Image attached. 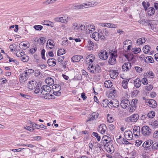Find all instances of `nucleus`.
I'll use <instances>...</instances> for the list:
<instances>
[{
    "instance_id": "obj_1",
    "label": "nucleus",
    "mask_w": 158,
    "mask_h": 158,
    "mask_svg": "<svg viewBox=\"0 0 158 158\" xmlns=\"http://www.w3.org/2000/svg\"><path fill=\"white\" fill-rule=\"evenodd\" d=\"M51 90V88L49 86L47 85H43L41 88V95L40 97L46 99H54V97L52 96V94L49 95V93Z\"/></svg>"
},
{
    "instance_id": "obj_2",
    "label": "nucleus",
    "mask_w": 158,
    "mask_h": 158,
    "mask_svg": "<svg viewBox=\"0 0 158 158\" xmlns=\"http://www.w3.org/2000/svg\"><path fill=\"white\" fill-rule=\"evenodd\" d=\"M110 57L108 63L112 65L116 64L117 62L116 58L117 57V53L115 51H112L110 52Z\"/></svg>"
},
{
    "instance_id": "obj_3",
    "label": "nucleus",
    "mask_w": 158,
    "mask_h": 158,
    "mask_svg": "<svg viewBox=\"0 0 158 158\" xmlns=\"http://www.w3.org/2000/svg\"><path fill=\"white\" fill-rule=\"evenodd\" d=\"M138 100L136 99H133L130 103V107L129 108V111L130 112L134 111L136 109Z\"/></svg>"
},
{
    "instance_id": "obj_4",
    "label": "nucleus",
    "mask_w": 158,
    "mask_h": 158,
    "mask_svg": "<svg viewBox=\"0 0 158 158\" xmlns=\"http://www.w3.org/2000/svg\"><path fill=\"white\" fill-rule=\"evenodd\" d=\"M151 131L149 127L146 126H143L141 129L142 133L145 136L150 135L151 133Z\"/></svg>"
},
{
    "instance_id": "obj_5",
    "label": "nucleus",
    "mask_w": 158,
    "mask_h": 158,
    "mask_svg": "<svg viewBox=\"0 0 158 158\" xmlns=\"http://www.w3.org/2000/svg\"><path fill=\"white\" fill-rule=\"evenodd\" d=\"M98 55L100 59L106 60L108 57V54L106 50H102L98 53Z\"/></svg>"
},
{
    "instance_id": "obj_6",
    "label": "nucleus",
    "mask_w": 158,
    "mask_h": 158,
    "mask_svg": "<svg viewBox=\"0 0 158 158\" xmlns=\"http://www.w3.org/2000/svg\"><path fill=\"white\" fill-rule=\"evenodd\" d=\"M130 102L127 98L123 100L121 102V106L123 109L126 108L127 107L130 106Z\"/></svg>"
},
{
    "instance_id": "obj_7",
    "label": "nucleus",
    "mask_w": 158,
    "mask_h": 158,
    "mask_svg": "<svg viewBox=\"0 0 158 158\" xmlns=\"http://www.w3.org/2000/svg\"><path fill=\"white\" fill-rule=\"evenodd\" d=\"M146 102L148 103L150 107L153 108H156L157 106V103L156 101L153 99H148L146 100Z\"/></svg>"
},
{
    "instance_id": "obj_8",
    "label": "nucleus",
    "mask_w": 158,
    "mask_h": 158,
    "mask_svg": "<svg viewBox=\"0 0 158 158\" xmlns=\"http://www.w3.org/2000/svg\"><path fill=\"white\" fill-rule=\"evenodd\" d=\"M124 136L125 138L128 140H131L133 137L132 132L128 130L124 132Z\"/></svg>"
},
{
    "instance_id": "obj_9",
    "label": "nucleus",
    "mask_w": 158,
    "mask_h": 158,
    "mask_svg": "<svg viewBox=\"0 0 158 158\" xmlns=\"http://www.w3.org/2000/svg\"><path fill=\"white\" fill-rule=\"evenodd\" d=\"M98 113L96 112H93L91 114H89L88 117V119L87 120V121L96 119L98 118Z\"/></svg>"
},
{
    "instance_id": "obj_10",
    "label": "nucleus",
    "mask_w": 158,
    "mask_h": 158,
    "mask_svg": "<svg viewBox=\"0 0 158 158\" xmlns=\"http://www.w3.org/2000/svg\"><path fill=\"white\" fill-rule=\"evenodd\" d=\"M28 75L26 73L21 74L20 75L19 81L20 82H23L26 81L28 78Z\"/></svg>"
},
{
    "instance_id": "obj_11",
    "label": "nucleus",
    "mask_w": 158,
    "mask_h": 158,
    "mask_svg": "<svg viewBox=\"0 0 158 158\" xmlns=\"http://www.w3.org/2000/svg\"><path fill=\"white\" fill-rule=\"evenodd\" d=\"M36 83H37V82L36 81H29L27 84L28 88L30 89H33L36 86Z\"/></svg>"
},
{
    "instance_id": "obj_12",
    "label": "nucleus",
    "mask_w": 158,
    "mask_h": 158,
    "mask_svg": "<svg viewBox=\"0 0 158 158\" xmlns=\"http://www.w3.org/2000/svg\"><path fill=\"white\" fill-rule=\"evenodd\" d=\"M102 24L101 26H102L109 28H116L117 27L116 25L113 23H102Z\"/></svg>"
},
{
    "instance_id": "obj_13",
    "label": "nucleus",
    "mask_w": 158,
    "mask_h": 158,
    "mask_svg": "<svg viewBox=\"0 0 158 158\" xmlns=\"http://www.w3.org/2000/svg\"><path fill=\"white\" fill-rule=\"evenodd\" d=\"M106 150L108 152H113L114 150V147L112 144L111 143L105 146Z\"/></svg>"
},
{
    "instance_id": "obj_14",
    "label": "nucleus",
    "mask_w": 158,
    "mask_h": 158,
    "mask_svg": "<svg viewBox=\"0 0 158 158\" xmlns=\"http://www.w3.org/2000/svg\"><path fill=\"white\" fill-rule=\"evenodd\" d=\"M83 58V56L81 55H75L71 58V60L73 62H78Z\"/></svg>"
},
{
    "instance_id": "obj_15",
    "label": "nucleus",
    "mask_w": 158,
    "mask_h": 158,
    "mask_svg": "<svg viewBox=\"0 0 158 158\" xmlns=\"http://www.w3.org/2000/svg\"><path fill=\"white\" fill-rule=\"evenodd\" d=\"M131 64L129 62H127V63H124L122 66V69L124 71H127L131 68Z\"/></svg>"
},
{
    "instance_id": "obj_16",
    "label": "nucleus",
    "mask_w": 158,
    "mask_h": 158,
    "mask_svg": "<svg viewBox=\"0 0 158 158\" xmlns=\"http://www.w3.org/2000/svg\"><path fill=\"white\" fill-rule=\"evenodd\" d=\"M54 41L51 39H49L47 43V48H49L50 49H52V48H54Z\"/></svg>"
},
{
    "instance_id": "obj_17",
    "label": "nucleus",
    "mask_w": 158,
    "mask_h": 158,
    "mask_svg": "<svg viewBox=\"0 0 158 158\" xmlns=\"http://www.w3.org/2000/svg\"><path fill=\"white\" fill-rule=\"evenodd\" d=\"M100 33L97 32H94L92 35V38H93L96 41H98L99 40V36Z\"/></svg>"
},
{
    "instance_id": "obj_18",
    "label": "nucleus",
    "mask_w": 158,
    "mask_h": 158,
    "mask_svg": "<svg viewBox=\"0 0 158 158\" xmlns=\"http://www.w3.org/2000/svg\"><path fill=\"white\" fill-rule=\"evenodd\" d=\"M139 118V115L137 114H134L132 115L130 117V120L133 122H135L138 120Z\"/></svg>"
},
{
    "instance_id": "obj_19",
    "label": "nucleus",
    "mask_w": 158,
    "mask_h": 158,
    "mask_svg": "<svg viewBox=\"0 0 158 158\" xmlns=\"http://www.w3.org/2000/svg\"><path fill=\"white\" fill-rule=\"evenodd\" d=\"M106 129V127L104 124H101L99 127L98 130L100 133L102 134L104 133Z\"/></svg>"
},
{
    "instance_id": "obj_20",
    "label": "nucleus",
    "mask_w": 158,
    "mask_h": 158,
    "mask_svg": "<svg viewBox=\"0 0 158 158\" xmlns=\"http://www.w3.org/2000/svg\"><path fill=\"white\" fill-rule=\"evenodd\" d=\"M133 133L135 136H138L140 134V128L139 126L135 127L133 130Z\"/></svg>"
},
{
    "instance_id": "obj_21",
    "label": "nucleus",
    "mask_w": 158,
    "mask_h": 158,
    "mask_svg": "<svg viewBox=\"0 0 158 158\" xmlns=\"http://www.w3.org/2000/svg\"><path fill=\"white\" fill-rule=\"evenodd\" d=\"M56 60L53 58L49 59L47 61L48 64L50 66H54L56 64Z\"/></svg>"
},
{
    "instance_id": "obj_22",
    "label": "nucleus",
    "mask_w": 158,
    "mask_h": 158,
    "mask_svg": "<svg viewBox=\"0 0 158 158\" xmlns=\"http://www.w3.org/2000/svg\"><path fill=\"white\" fill-rule=\"evenodd\" d=\"M45 83L49 85H52L54 83V79L51 77L47 78L45 80Z\"/></svg>"
},
{
    "instance_id": "obj_23",
    "label": "nucleus",
    "mask_w": 158,
    "mask_h": 158,
    "mask_svg": "<svg viewBox=\"0 0 158 158\" xmlns=\"http://www.w3.org/2000/svg\"><path fill=\"white\" fill-rule=\"evenodd\" d=\"M110 104H111L114 107H118L119 106V103L118 101L116 100L113 99L109 102Z\"/></svg>"
},
{
    "instance_id": "obj_24",
    "label": "nucleus",
    "mask_w": 158,
    "mask_h": 158,
    "mask_svg": "<svg viewBox=\"0 0 158 158\" xmlns=\"http://www.w3.org/2000/svg\"><path fill=\"white\" fill-rule=\"evenodd\" d=\"M151 49V47L149 45H146L143 47V50L144 53L146 54L148 53Z\"/></svg>"
},
{
    "instance_id": "obj_25",
    "label": "nucleus",
    "mask_w": 158,
    "mask_h": 158,
    "mask_svg": "<svg viewBox=\"0 0 158 158\" xmlns=\"http://www.w3.org/2000/svg\"><path fill=\"white\" fill-rule=\"evenodd\" d=\"M24 52L22 50L19 49L18 50L16 49L15 52V53L18 57H21L22 55H23Z\"/></svg>"
},
{
    "instance_id": "obj_26",
    "label": "nucleus",
    "mask_w": 158,
    "mask_h": 158,
    "mask_svg": "<svg viewBox=\"0 0 158 158\" xmlns=\"http://www.w3.org/2000/svg\"><path fill=\"white\" fill-rule=\"evenodd\" d=\"M104 85L107 88H110L112 86V83L110 81L107 80L105 82Z\"/></svg>"
},
{
    "instance_id": "obj_27",
    "label": "nucleus",
    "mask_w": 158,
    "mask_h": 158,
    "mask_svg": "<svg viewBox=\"0 0 158 158\" xmlns=\"http://www.w3.org/2000/svg\"><path fill=\"white\" fill-rule=\"evenodd\" d=\"M118 75V73L116 72L115 70H112L110 73V77L114 79Z\"/></svg>"
},
{
    "instance_id": "obj_28",
    "label": "nucleus",
    "mask_w": 158,
    "mask_h": 158,
    "mask_svg": "<svg viewBox=\"0 0 158 158\" xmlns=\"http://www.w3.org/2000/svg\"><path fill=\"white\" fill-rule=\"evenodd\" d=\"M155 13V10L153 7H150L148 9V14L149 16L153 15Z\"/></svg>"
},
{
    "instance_id": "obj_29",
    "label": "nucleus",
    "mask_w": 158,
    "mask_h": 158,
    "mask_svg": "<svg viewBox=\"0 0 158 158\" xmlns=\"http://www.w3.org/2000/svg\"><path fill=\"white\" fill-rule=\"evenodd\" d=\"M141 82L140 80L139 79H136L134 81V85L136 88H139L141 85Z\"/></svg>"
},
{
    "instance_id": "obj_30",
    "label": "nucleus",
    "mask_w": 158,
    "mask_h": 158,
    "mask_svg": "<svg viewBox=\"0 0 158 158\" xmlns=\"http://www.w3.org/2000/svg\"><path fill=\"white\" fill-rule=\"evenodd\" d=\"M129 80L126 79L123 81L122 83V86L124 89H127L128 87L127 84Z\"/></svg>"
},
{
    "instance_id": "obj_31",
    "label": "nucleus",
    "mask_w": 158,
    "mask_h": 158,
    "mask_svg": "<svg viewBox=\"0 0 158 158\" xmlns=\"http://www.w3.org/2000/svg\"><path fill=\"white\" fill-rule=\"evenodd\" d=\"M52 89L53 90L54 92V91H59L61 90V88L60 87L57 85V84H55L53 85L52 86Z\"/></svg>"
},
{
    "instance_id": "obj_32",
    "label": "nucleus",
    "mask_w": 158,
    "mask_h": 158,
    "mask_svg": "<svg viewBox=\"0 0 158 158\" xmlns=\"http://www.w3.org/2000/svg\"><path fill=\"white\" fill-rule=\"evenodd\" d=\"M142 146L143 147L147 148L146 149V150L150 149L149 147L150 146V145L148 141L145 142L143 144Z\"/></svg>"
},
{
    "instance_id": "obj_33",
    "label": "nucleus",
    "mask_w": 158,
    "mask_h": 158,
    "mask_svg": "<svg viewBox=\"0 0 158 158\" xmlns=\"http://www.w3.org/2000/svg\"><path fill=\"white\" fill-rule=\"evenodd\" d=\"M107 121L110 123H112L114 120V118L112 115L109 114H108L107 115Z\"/></svg>"
},
{
    "instance_id": "obj_34",
    "label": "nucleus",
    "mask_w": 158,
    "mask_h": 158,
    "mask_svg": "<svg viewBox=\"0 0 158 158\" xmlns=\"http://www.w3.org/2000/svg\"><path fill=\"white\" fill-rule=\"evenodd\" d=\"M20 57L21 60L23 62H26L28 60L29 58L28 56L25 55L24 53L23 54V55H22Z\"/></svg>"
},
{
    "instance_id": "obj_35",
    "label": "nucleus",
    "mask_w": 158,
    "mask_h": 158,
    "mask_svg": "<svg viewBox=\"0 0 158 158\" xmlns=\"http://www.w3.org/2000/svg\"><path fill=\"white\" fill-rule=\"evenodd\" d=\"M19 46L21 49H26L27 48V44L23 43L22 42L19 44Z\"/></svg>"
},
{
    "instance_id": "obj_36",
    "label": "nucleus",
    "mask_w": 158,
    "mask_h": 158,
    "mask_svg": "<svg viewBox=\"0 0 158 158\" xmlns=\"http://www.w3.org/2000/svg\"><path fill=\"white\" fill-rule=\"evenodd\" d=\"M146 39L144 37L141 38L137 40V43H139V44H141L143 43H144L146 40Z\"/></svg>"
},
{
    "instance_id": "obj_37",
    "label": "nucleus",
    "mask_w": 158,
    "mask_h": 158,
    "mask_svg": "<svg viewBox=\"0 0 158 158\" xmlns=\"http://www.w3.org/2000/svg\"><path fill=\"white\" fill-rule=\"evenodd\" d=\"M154 60L152 57L151 56L146 57V59L145 60V62H149L150 63L153 62Z\"/></svg>"
},
{
    "instance_id": "obj_38",
    "label": "nucleus",
    "mask_w": 158,
    "mask_h": 158,
    "mask_svg": "<svg viewBox=\"0 0 158 158\" xmlns=\"http://www.w3.org/2000/svg\"><path fill=\"white\" fill-rule=\"evenodd\" d=\"M96 67L94 68V67L93 66V65H92L91 66H90V67H88L87 69H88L89 71L91 73H94L96 70Z\"/></svg>"
},
{
    "instance_id": "obj_39",
    "label": "nucleus",
    "mask_w": 158,
    "mask_h": 158,
    "mask_svg": "<svg viewBox=\"0 0 158 158\" xmlns=\"http://www.w3.org/2000/svg\"><path fill=\"white\" fill-rule=\"evenodd\" d=\"M102 104L103 105V107H106L107 105L110 104L109 101L107 99H104L102 101Z\"/></svg>"
},
{
    "instance_id": "obj_40",
    "label": "nucleus",
    "mask_w": 158,
    "mask_h": 158,
    "mask_svg": "<svg viewBox=\"0 0 158 158\" xmlns=\"http://www.w3.org/2000/svg\"><path fill=\"white\" fill-rule=\"evenodd\" d=\"M65 50L63 49H60L59 50H58L57 52V55L58 56H60L61 55H62L65 53Z\"/></svg>"
},
{
    "instance_id": "obj_41",
    "label": "nucleus",
    "mask_w": 158,
    "mask_h": 158,
    "mask_svg": "<svg viewBox=\"0 0 158 158\" xmlns=\"http://www.w3.org/2000/svg\"><path fill=\"white\" fill-rule=\"evenodd\" d=\"M155 112L154 111H151L148 114V116L150 118H152L155 116Z\"/></svg>"
},
{
    "instance_id": "obj_42",
    "label": "nucleus",
    "mask_w": 158,
    "mask_h": 158,
    "mask_svg": "<svg viewBox=\"0 0 158 158\" xmlns=\"http://www.w3.org/2000/svg\"><path fill=\"white\" fill-rule=\"evenodd\" d=\"M131 51L134 54H137L139 52L141 51V49L139 48H135L134 49H132Z\"/></svg>"
},
{
    "instance_id": "obj_43",
    "label": "nucleus",
    "mask_w": 158,
    "mask_h": 158,
    "mask_svg": "<svg viewBox=\"0 0 158 158\" xmlns=\"http://www.w3.org/2000/svg\"><path fill=\"white\" fill-rule=\"evenodd\" d=\"M152 20H150L147 19H144V22L143 23V24H144V25L146 26H149L150 24H152Z\"/></svg>"
},
{
    "instance_id": "obj_44",
    "label": "nucleus",
    "mask_w": 158,
    "mask_h": 158,
    "mask_svg": "<svg viewBox=\"0 0 158 158\" xmlns=\"http://www.w3.org/2000/svg\"><path fill=\"white\" fill-rule=\"evenodd\" d=\"M34 72V70L32 69H29L26 70L25 71V73H26L27 75H28V76L30 75L31 74Z\"/></svg>"
},
{
    "instance_id": "obj_45",
    "label": "nucleus",
    "mask_w": 158,
    "mask_h": 158,
    "mask_svg": "<svg viewBox=\"0 0 158 158\" xmlns=\"http://www.w3.org/2000/svg\"><path fill=\"white\" fill-rule=\"evenodd\" d=\"M15 44H12L10 46L9 48L11 52H15L16 50V48L15 47Z\"/></svg>"
},
{
    "instance_id": "obj_46",
    "label": "nucleus",
    "mask_w": 158,
    "mask_h": 158,
    "mask_svg": "<svg viewBox=\"0 0 158 158\" xmlns=\"http://www.w3.org/2000/svg\"><path fill=\"white\" fill-rule=\"evenodd\" d=\"M34 44L35 45L39 44L40 42V38L39 37H35L34 40Z\"/></svg>"
},
{
    "instance_id": "obj_47",
    "label": "nucleus",
    "mask_w": 158,
    "mask_h": 158,
    "mask_svg": "<svg viewBox=\"0 0 158 158\" xmlns=\"http://www.w3.org/2000/svg\"><path fill=\"white\" fill-rule=\"evenodd\" d=\"M92 135L96 137L98 141H100L101 138L99 136H98V134L97 132H93L92 133Z\"/></svg>"
},
{
    "instance_id": "obj_48",
    "label": "nucleus",
    "mask_w": 158,
    "mask_h": 158,
    "mask_svg": "<svg viewBox=\"0 0 158 158\" xmlns=\"http://www.w3.org/2000/svg\"><path fill=\"white\" fill-rule=\"evenodd\" d=\"M63 18L61 17H57L55 18L54 20L56 21L60 22L63 23L64 22V20L62 19ZM64 22H65L64 21Z\"/></svg>"
},
{
    "instance_id": "obj_49",
    "label": "nucleus",
    "mask_w": 158,
    "mask_h": 158,
    "mask_svg": "<svg viewBox=\"0 0 158 158\" xmlns=\"http://www.w3.org/2000/svg\"><path fill=\"white\" fill-rule=\"evenodd\" d=\"M56 0H47L45 2H44L43 3L46 5H48L53 3L54 1Z\"/></svg>"
},
{
    "instance_id": "obj_50",
    "label": "nucleus",
    "mask_w": 158,
    "mask_h": 158,
    "mask_svg": "<svg viewBox=\"0 0 158 158\" xmlns=\"http://www.w3.org/2000/svg\"><path fill=\"white\" fill-rule=\"evenodd\" d=\"M152 148L154 150H156L157 148L158 149V142L153 144L152 146Z\"/></svg>"
},
{
    "instance_id": "obj_51",
    "label": "nucleus",
    "mask_w": 158,
    "mask_h": 158,
    "mask_svg": "<svg viewBox=\"0 0 158 158\" xmlns=\"http://www.w3.org/2000/svg\"><path fill=\"white\" fill-rule=\"evenodd\" d=\"M36 89L35 90L34 92L35 94H37L40 92V88L38 84H37L35 86Z\"/></svg>"
},
{
    "instance_id": "obj_52",
    "label": "nucleus",
    "mask_w": 158,
    "mask_h": 158,
    "mask_svg": "<svg viewBox=\"0 0 158 158\" xmlns=\"http://www.w3.org/2000/svg\"><path fill=\"white\" fill-rule=\"evenodd\" d=\"M83 5L84 7L85 8L92 7V3L91 2H88V3H83Z\"/></svg>"
},
{
    "instance_id": "obj_53",
    "label": "nucleus",
    "mask_w": 158,
    "mask_h": 158,
    "mask_svg": "<svg viewBox=\"0 0 158 158\" xmlns=\"http://www.w3.org/2000/svg\"><path fill=\"white\" fill-rule=\"evenodd\" d=\"M7 57L9 59V61L10 62H12L15 64H16V60L13 58H10L9 56H7Z\"/></svg>"
},
{
    "instance_id": "obj_54",
    "label": "nucleus",
    "mask_w": 158,
    "mask_h": 158,
    "mask_svg": "<svg viewBox=\"0 0 158 158\" xmlns=\"http://www.w3.org/2000/svg\"><path fill=\"white\" fill-rule=\"evenodd\" d=\"M108 139H109L107 138V139H106V140L103 141V144L104 145V146L111 143L110 142L111 141V138H110V140L109 141H108Z\"/></svg>"
},
{
    "instance_id": "obj_55",
    "label": "nucleus",
    "mask_w": 158,
    "mask_h": 158,
    "mask_svg": "<svg viewBox=\"0 0 158 158\" xmlns=\"http://www.w3.org/2000/svg\"><path fill=\"white\" fill-rule=\"evenodd\" d=\"M107 138L108 139H108V141H110V138L106 135H104V136H103L102 139V140L103 141H104L106 140V139H107Z\"/></svg>"
},
{
    "instance_id": "obj_56",
    "label": "nucleus",
    "mask_w": 158,
    "mask_h": 158,
    "mask_svg": "<svg viewBox=\"0 0 158 158\" xmlns=\"http://www.w3.org/2000/svg\"><path fill=\"white\" fill-rule=\"evenodd\" d=\"M75 8L77 9H82L84 7V6L83 5V3L77 6H75Z\"/></svg>"
},
{
    "instance_id": "obj_57",
    "label": "nucleus",
    "mask_w": 158,
    "mask_h": 158,
    "mask_svg": "<svg viewBox=\"0 0 158 158\" xmlns=\"http://www.w3.org/2000/svg\"><path fill=\"white\" fill-rule=\"evenodd\" d=\"M24 128L26 129L27 130L29 131L30 132H32L33 130V127H30L29 126H26L25 127H24Z\"/></svg>"
},
{
    "instance_id": "obj_58",
    "label": "nucleus",
    "mask_w": 158,
    "mask_h": 158,
    "mask_svg": "<svg viewBox=\"0 0 158 158\" xmlns=\"http://www.w3.org/2000/svg\"><path fill=\"white\" fill-rule=\"evenodd\" d=\"M102 33H100V35L99 40H106L105 36L103 35H102Z\"/></svg>"
},
{
    "instance_id": "obj_59",
    "label": "nucleus",
    "mask_w": 158,
    "mask_h": 158,
    "mask_svg": "<svg viewBox=\"0 0 158 158\" xmlns=\"http://www.w3.org/2000/svg\"><path fill=\"white\" fill-rule=\"evenodd\" d=\"M37 48L35 47L34 48H31L30 50V52L31 53H34L37 50Z\"/></svg>"
},
{
    "instance_id": "obj_60",
    "label": "nucleus",
    "mask_w": 158,
    "mask_h": 158,
    "mask_svg": "<svg viewBox=\"0 0 158 158\" xmlns=\"http://www.w3.org/2000/svg\"><path fill=\"white\" fill-rule=\"evenodd\" d=\"M135 143V145L138 147H139L141 144L142 142L141 141H139V140H138L136 141Z\"/></svg>"
},
{
    "instance_id": "obj_61",
    "label": "nucleus",
    "mask_w": 158,
    "mask_h": 158,
    "mask_svg": "<svg viewBox=\"0 0 158 158\" xmlns=\"http://www.w3.org/2000/svg\"><path fill=\"white\" fill-rule=\"evenodd\" d=\"M46 41V39L44 37H42L40 38V43L44 44Z\"/></svg>"
},
{
    "instance_id": "obj_62",
    "label": "nucleus",
    "mask_w": 158,
    "mask_h": 158,
    "mask_svg": "<svg viewBox=\"0 0 158 158\" xmlns=\"http://www.w3.org/2000/svg\"><path fill=\"white\" fill-rule=\"evenodd\" d=\"M53 94L57 96H59L61 95V92L60 91L58 92L54 91L53 92Z\"/></svg>"
},
{
    "instance_id": "obj_63",
    "label": "nucleus",
    "mask_w": 158,
    "mask_h": 158,
    "mask_svg": "<svg viewBox=\"0 0 158 158\" xmlns=\"http://www.w3.org/2000/svg\"><path fill=\"white\" fill-rule=\"evenodd\" d=\"M152 88V86L150 85L148 86H146L145 89L146 90L149 91L151 90Z\"/></svg>"
},
{
    "instance_id": "obj_64",
    "label": "nucleus",
    "mask_w": 158,
    "mask_h": 158,
    "mask_svg": "<svg viewBox=\"0 0 158 158\" xmlns=\"http://www.w3.org/2000/svg\"><path fill=\"white\" fill-rule=\"evenodd\" d=\"M153 137L156 139L158 138V131H155L153 134Z\"/></svg>"
}]
</instances>
